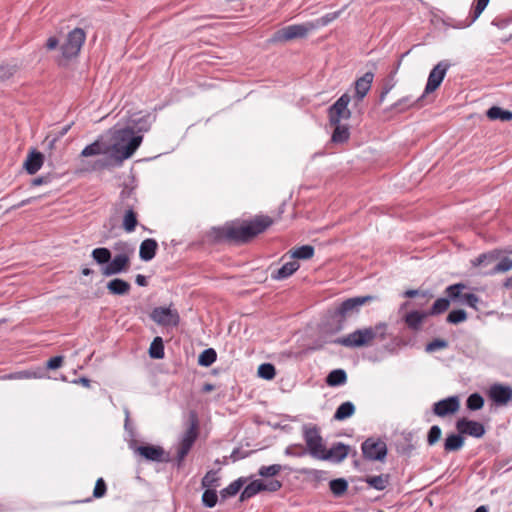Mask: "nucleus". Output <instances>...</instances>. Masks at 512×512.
Wrapping results in <instances>:
<instances>
[{"label":"nucleus","mask_w":512,"mask_h":512,"mask_svg":"<svg viewBox=\"0 0 512 512\" xmlns=\"http://www.w3.org/2000/svg\"><path fill=\"white\" fill-rule=\"evenodd\" d=\"M114 143L110 146L101 140H96L87 145L81 152L82 157H90L100 154L111 153L112 157L121 163L125 159L130 158L143 141L141 135H135L134 129L127 127L116 130L113 133Z\"/></svg>","instance_id":"nucleus-1"},{"label":"nucleus","mask_w":512,"mask_h":512,"mask_svg":"<svg viewBox=\"0 0 512 512\" xmlns=\"http://www.w3.org/2000/svg\"><path fill=\"white\" fill-rule=\"evenodd\" d=\"M272 224V218L261 215L251 221L225 227L223 229V235L226 239L236 243H246L258 234L264 232Z\"/></svg>","instance_id":"nucleus-2"},{"label":"nucleus","mask_w":512,"mask_h":512,"mask_svg":"<svg viewBox=\"0 0 512 512\" xmlns=\"http://www.w3.org/2000/svg\"><path fill=\"white\" fill-rule=\"evenodd\" d=\"M386 333L387 324L378 323L375 326L357 329L354 332L337 339L335 342L349 348L371 346L374 340H385Z\"/></svg>","instance_id":"nucleus-3"},{"label":"nucleus","mask_w":512,"mask_h":512,"mask_svg":"<svg viewBox=\"0 0 512 512\" xmlns=\"http://www.w3.org/2000/svg\"><path fill=\"white\" fill-rule=\"evenodd\" d=\"M198 437V420L195 415H191L189 425L183 435L180 438L178 450H177V461L178 465H180L189 451L191 450L193 444L195 443Z\"/></svg>","instance_id":"nucleus-4"},{"label":"nucleus","mask_w":512,"mask_h":512,"mask_svg":"<svg viewBox=\"0 0 512 512\" xmlns=\"http://www.w3.org/2000/svg\"><path fill=\"white\" fill-rule=\"evenodd\" d=\"M86 39V34L83 29L75 28L70 31L61 45V53L63 58L70 59L76 57Z\"/></svg>","instance_id":"nucleus-5"},{"label":"nucleus","mask_w":512,"mask_h":512,"mask_svg":"<svg viewBox=\"0 0 512 512\" xmlns=\"http://www.w3.org/2000/svg\"><path fill=\"white\" fill-rule=\"evenodd\" d=\"M311 31H313V26L310 21L302 24L289 25L275 32L273 41L287 42L294 39L305 38Z\"/></svg>","instance_id":"nucleus-6"},{"label":"nucleus","mask_w":512,"mask_h":512,"mask_svg":"<svg viewBox=\"0 0 512 512\" xmlns=\"http://www.w3.org/2000/svg\"><path fill=\"white\" fill-rule=\"evenodd\" d=\"M373 296H357L344 300L335 309L334 315L340 318H346L354 313H357L363 305L371 302Z\"/></svg>","instance_id":"nucleus-7"},{"label":"nucleus","mask_w":512,"mask_h":512,"mask_svg":"<svg viewBox=\"0 0 512 512\" xmlns=\"http://www.w3.org/2000/svg\"><path fill=\"white\" fill-rule=\"evenodd\" d=\"M449 68L450 63L446 60L440 61L433 67L429 73L425 90L418 100H421L426 94L432 93L439 88Z\"/></svg>","instance_id":"nucleus-8"},{"label":"nucleus","mask_w":512,"mask_h":512,"mask_svg":"<svg viewBox=\"0 0 512 512\" xmlns=\"http://www.w3.org/2000/svg\"><path fill=\"white\" fill-rule=\"evenodd\" d=\"M351 97L344 93L332 106L328 109V118L330 124H338L341 120H347L351 117V111L348 105Z\"/></svg>","instance_id":"nucleus-9"},{"label":"nucleus","mask_w":512,"mask_h":512,"mask_svg":"<svg viewBox=\"0 0 512 512\" xmlns=\"http://www.w3.org/2000/svg\"><path fill=\"white\" fill-rule=\"evenodd\" d=\"M151 319L161 326L175 327L180 322L178 311L171 307H156L150 314Z\"/></svg>","instance_id":"nucleus-10"},{"label":"nucleus","mask_w":512,"mask_h":512,"mask_svg":"<svg viewBox=\"0 0 512 512\" xmlns=\"http://www.w3.org/2000/svg\"><path fill=\"white\" fill-rule=\"evenodd\" d=\"M304 440L306 442L307 449L311 456L320 459L322 453L325 451L323 439L319 433L318 428L311 427L304 429Z\"/></svg>","instance_id":"nucleus-11"},{"label":"nucleus","mask_w":512,"mask_h":512,"mask_svg":"<svg viewBox=\"0 0 512 512\" xmlns=\"http://www.w3.org/2000/svg\"><path fill=\"white\" fill-rule=\"evenodd\" d=\"M361 448L364 457L368 460L382 461L387 455V446L386 443L382 440H374L373 438H368L362 443Z\"/></svg>","instance_id":"nucleus-12"},{"label":"nucleus","mask_w":512,"mask_h":512,"mask_svg":"<svg viewBox=\"0 0 512 512\" xmlns=\"http://www.w3.org/2000/svg\"><path fill=\"white\" fill-rule=\"evenodd\" d=\"M130 258L131 256H127V254H116L114 258L102 268V274L112 276L126 272L130 266Z\"/></svg>","instance_id":"nucleus-13"},{"label":"nucleus","mask_w":512,"mask_h":512,"mask_svg":"<svg viewBox=\"0 0 512 512\" xmlns=\"http://www.w3.org/2000/svg\"><path fill=\"white\" fill-rule=\"evenodd\" d=\"M460 402L457 396H450L436 402L433 406V412L439 417H445L454 414L459 410Z\"/></svg>","instance_id":"nucleus-14"},{"label":"nucleus","mask_w":512,"mask_h":512,"mask_svg":"<svg viewBox=\"0 0 512 512\" xmlns=\"http://www.w3.org/2000/svg\"><path fill=\"white\" fill-rule=\"evenodd\" d=\"M456 428L460 434H467L475 438H481L485 434V428L482 423L466 418L459 419L456 423Z\"/></svg>","instance_id":"nucleus-15"},{"label":"nucleus","mask_w":512,"mask_h":512,"mask_svg":"<svg viewBox=\"0 0 512 512\" xmlns=\"http://www.w3.org/2000/svg\"><path fill=\"white\" fill-rule=\"evenodd\" d=\"M349 453V446L343 443H337L333 445L329 450H325L320 459L321 460H331L336 463L342 462Z\"/></svg>","instance_id":"nucleus-16"},{"label":"nucleus","mask_w":512,"mask_h":512,"mask_svg":"<svg viewBox=\"0 0 512 512\" xmlns=\"http://www.w3.org/2000/svg\"><path fill=\"white\" fill-rule=\"evenodd\" d=\"M490 397L496 404L504 405L512 399V388L494 384L490 388Z\"/></svg>","instance_id":"nucleus-17"},{"label":"nucleus","mask_w":512,"mask_h":512,"mask_svg":"<svg viewBox=\"0 0 512 512\" xmlns=\"http://www.w3.org/2000/svg\"><path fill=\"white\" fill-rule=\"evenodd\" d=\"M136 452L149 461L162 462L164 460V450L160 446L143 445L136 448Z\"/></svg>","instance_id":"nucleus-18"},{"label":"nucleus","mask_w":512,"mask_h":512,"mask_svg":"<svg viewBox=\"0 0 512 512\" xmlns=\"http://www.w3.org/2000/svg\"><path fill=\"white\" fill-rule=\"evenodd\" d=\"M374 74L372 72H366L362 77L358 78L355 82V97L358 101H362L363 98L369 92Z\"/></svg>","instance_id":"nucleus-19"},{"label":"nucleus","mask_w":512,"mask_h":512,"mask_svg":"<svg viewBox=\"0 0 512 512\" xmlns=\"http://www.w3.org/2000/svg\"><path fill=\"white\" fill-rule=\"evenodd\" d=\"M44 156L42 153L37 151H32L27 156L24 162V168L28 174L33 175L40 170L43 165Z\"/></svg>","instance_id":"nucleus-20"},{"label":"nucleus","mask_w":512,"mask_h":512,"mask_svg":"<svg viewBox=\"0 0 512 512\" xmlns=\"http://www.w3.org/2000/svg\"><path fill=\"white\" fill-rule=\"evenodd\" d=\"M158 248V244L156 240L152 238L145 239L139 249V256L143 261H150L152 260L155 255Z\"/></svg>","instance_id":"nucleus-21"},{"label":"nucleus","mask_w":512,"mask_h":512,"mask_svg":"<svg viewBox=\"0 0 512 512\" xmlns=\"http://www.w3.org/2000/svg\"><path fill=\"white\" fill-rule=\"evenodd\" d=\"M299 269V263L295 260L285 263L281 268L271 274L274 280H283L291 276Z\"/></svg>","instance_id":"nucleus-22"},{"label":"nucleus","mask_w":512,"mask_h":512,"mask_svg":"<svg viewBox=\"0 0 512 512\" xmlns=\"http://www.w3.org/2000/svg\"><path fill=\"white\" fill-rule=\"evenodd\" d=\"M502 251L499 249H494L492 251L482 253L478 257L471 260V264L474 267H479L482 265H488L500 258Z\"/></svg>","instance_id":"nucleus-23"},{"label":"nucleus","mask_w":512,"mask_h":512,"mask_svg":"<svg viewBox=\"0 0 512 512\" xmlns=\"http://www.w3.org/2000/svg\"><path fill=\"white\" fill-rule=\"evenodd\" d=\"M131 285L127 281L115 278L107 283L108 291L113 295H125L130 291Z\"/></svg>","instance_id":"nucleus-24"},{"label":"nucleus","mask_w":512,"mask_h":512,"mask_svg":"<svg viewBox=\"0 0 512 512\" xmlns=\"http://www.w3.org/2000/svg\"><path fill=\"white\" fill-rule=\"evenodd\" d=\"M428 316L427 313L412 311L406 314L405 323L412 330H419L423 320Z\"/></svg>","instance_id":"nucleus-25"},{"label":"nucleus","mask_w":512,"mask_h":512,"mask_svg":"<svg viewBox=\"0 0 512 512\" xmlns=\"http://www.w3.org/2000/svg\"><path fill=\"white\" fill-rule=\"evenodd\" d=\"M490 0H476V4L472 8V11L470 12L468 20L465 21L463 25H461V28L469 27L472 23H474L479 16L482 14V12L487 7Z\"/></svg>","instance_id":"nucleus-26"},{"label":"nucleus","mask_w":512,"mask_h":512,"mask_svg":"<svg viewBox=\"0 0 512 512\" xmlns=\"http://www.w3.org/2000/svg\"><path fill=\"white\" fill-rule=\"evenodd\" d=\"M464 445V438L460 434H450L444 442V450L446 452H454L460 450Z\"/></svg>","instance_id":"nucleus-27"},{"label":"nucleus","mask_w":512,"mask_h":512,"mask_svg":"<svg viewBox=\"0 0 512 512\" xmlns=\"http://www.w3.org/2000/svg\"><path fill=\"white\" fill-rule=\"evenodd\" d=\"M263 481L262 480H254L250 482L242 491L240 495V500L245 501L253 496H255L257 493L263 491Z\"/></svg>","instance_id":"nucleus-28"},{"label":"nucleus","mask_w":512,"mask_h":512,"mask_svg":"<svg viewBox=\"0 0 512 512\" xmlns=\"http://www.w3.org/2000/svg\"><path fill=\"white\" fill-rule=\"evenodd\" d=\"M346 381L347 375L343 369L332 370L326 378V383L332 387L344 385Z\"/></svg>","instance_id":"nucleus-29"},{"label":"nucleus","mask_w":512,"mask_h":512,"mask_svg":"<svg viewBox=\"0 0 512 512\" xmlns=\"http://www.w3.org/2000/svg\"><path fill=\"white\" fill-rule=\"evenodd\" d=\"M487 117L491 120L511 121L512 111L504 110L498 106H493L487 110Z\"/></svg>","instance_id":"nucleus-30"},{"label":"nucleus","mask_w":512,"mask_h":512,"mask_svg":"<svg viewBox=\"0 0 512 512\" xmlns=\"http://www.w3.org/2000/svg\"><path fill=\"white\" fill-rule=\"evenodd\" d=\"M355 413V406L352 402H343L336 410L334 419L338 421L345 420Z\"/></svg>","instance_id":"nucleus-31"},{"label":"nucleus","mask_w":512,"mask_h":512,"mask_svg":"<svg viewBox=\"0 0 512 512\" xmlns=\"http://www.w3.org/2000/svg\"><path fill=\"white\" fill-rule=\"evenodd\" d=\"M137 224H138L137 214L133 210V208L130 207L126 210L124 217H123V223H122L123 229L126 232L131 233L135 230Z\"/></svg>","instance_id":"nucleus-32"},{"label":"nucleus","mask_w":512,"mask_h":512,"mask_svg":"<svg viewBox=\"0 0 512 512\" xmlns=\"http://www.w3.org/2000/svg\"><path fill=\"white\" fill-rule=\"evenodd\" d=\"M331 125L334 126V131L331 137L332 142L344 143L349 139L350 133L347 126L341 125L340 123Z\"/></svg>","instance_id":"nucleus-33"},{"label":"nucleus","mask_w":512,"mask_h":512,"mask_svg":"<svg viewBox=\"0 0 512 512\" xmlns=\"http://www.w3.org/2000/svg\"><path fill=\"white\" fill-rule=\"evenodd\" d=\"M245 481L242 478H239L232 483H230L226 488L222 489L220 491V496L223 500L235 496L242 486L244 485Z\"/></svg>","instance_id":"nucleus-34"},{"label":"nucleus","mask_w":512,"mask_h":512,"mask_svg":"<svg viewBox=\"0 0 512 512\" xmlns=\"http://www.w3.org/2000/svg\"><path fill=\"white\" fill-rule=\"evenodd\" d=\"M291 258L307 260L313 257L314 247L311 245H303L290 251Z\"/></svg>","instance_id":"nucleus-35"},{"label":"nucleus","mask_w":512,"mask_h":512,"mask_svg":"<svg viewBox=\"0 0 512 512\" xmlns=\"http://www.w3.org/2000/svg\"><path fill=\"white\" fill-rule=\"evenodd\" d=\"M343 10L344 9H341V10L335 11V12H331V13H327L324 16L316 19L315 21H311L313 30H315L319 27L327 26L328 24H330L331 22L336 20L342 14Z\"/></svg>","instance_id":"nucleus-36"},{"label":"nucleus","mask_w":512,"mask_h":512,"mask_svg":"<svg viewBox=\"0 0 512 512\" xmlns=\"http://www.w3.org/2000/svg\"><path fill=\"white\" fill-rule=\"evenodd\" d=\"M149 355L153 359H162L164 357V344L161 337H155L149 348Z\"/></svg>","instance_id":"nucleus-37"},{"label":"nucleus","mask_w":512,"mask_h":512,"mask_svg":"<svg viewBox=\"0 0 512 512\" xmlns=\"http://www.w3.org/2000/svg\"><path fill=\"white\" fill-rule=\"evenodd\" d=\"M92 258L98 264H108L111 260V252L108 248H95L91 253Z\"/></svg>","instance_id":"nucleus-38"},{"label":"nucleus","mask_w":512,"mask_h":512,"mask_svg":"<svg viewBox=\"0 0 512 512\" xmlns=\"http://www.w3.org/2000/svg\"><path fill=\"white\" fill-rule=\"evenodd\" d=\"M219 480L220 479L217 476V471L210 470L202 478L201 484L202 487L206 489H212L219 486Z\"/></svg>","instance_id":"nucleus-39"},{"label":"nucleus","mask_w":512,"mask_h":512,"mask_svg":"<svg viewBox=\"0 0 512 512\" xmlns=\"http://www.w3.org/2000/svg\"><path fill=\"white\" fill-rule=\"evenodd\" d=\"M217 354L214 349L208 348L204 350L198 359V363L201 366L208 367L216 361Z\"/></svg>","instance_id":"nucleus-40"},{"label":"nucleus","mask_w":512,"mask_h":512,"mask_svg":"<svg viewBox=\"0 0 512 512\" xmlns=\"http://www.w3.org/2000/svg\"><path fill=\"white\" fill-rule=\"evenodd\" d=\"M366 482L370 487H373L376 490H384L388 484V477L384 475L372 476L368 477Z\"/></svg>","instance_id":"nucleus-41"},{"label":"nucleus","mask_w":512,"mask_h":512,"mask_svg":"<svg viewBox=\"0 0 512 512\" xmlns=\"http://www.w3.org/2000/svg\"><path fill=\"white\" fill-rule=\"evenodd\" d=\"M450 305V301L448 298H439L432 305L430 311L427 313L428 315H439L445 312Z\"/></svg>","instance_id":"nucleus-42"},{"label":"nucleus","mask_w":512,"mask_h":512,"mask_svg":"<svg viewBox=\"0 0 512 512\" xmlns=\"http://www.w3.org/2000/svg\"><path fill=\"white\" fill-rule=\"evenodd\" d=\"M282 469H286L285 466H282L280 464H273L269 466H261L258 474L261 477H273L280 473Z\"/></svg>","instance_id":"nucleus-43"},{"label":"nucleus","mask_w":512,"mask_h":512,"mask_svg":"<svg viewBox=\"0 0 512 512\" xmlns=\"http://www.w3.org/2000/svg\"><path fill=\"white\" fill-rule=\"evenodd\" d=\"M275 375V367L270 363H263L258 367V376L265 380H272Z\"/></svg>","instance_id":"nucleus-44"},{"label":"nucleus","mask_w":512,"mask_h":512,"mask_svg":"<svg viewBox=\"0 0 512 512\" xmlns=\"http://www.w3.org/2000/svg\"><path fill=\"white\" fill-rule=\"evenodd\" d=\"M511 269H512V259H510L509 257H504L487 274L494 275V274H497V273H505V272L510 271Z\"/></svg>","instance_id":"nucleus-45"},{"label":"nucleus","mask_w":512,"mask_h":512,"mask_svg":"<svg viewBox=\"0 0 512 512\" xmlns=\"http://www.w3.org/2000/svg\"><path fill=\"white\" fill-rule=\"evenodd\" d=\"M467 408L476 411L483 407L484 405V399L483 397L478 393L471 394L467 401H466Z\"/></svg>","instance_id":"nucleus-46"},{"label":"nucleus","mask_w":512,"mask_h":512,"mask_svg":"<svg viewBox=\"0 0 512 512\" xmlns=\"http://www.w3.org/2000/svg\"><path fill=\"white\" fill-rule=\"evenodd\" d=\"M329 486L333 494L337 496L343 494L348 488L346 480L342 478L331 480Z\"/></svg>","instance_id":"nucleus-47"},{"label":"nucleus","mask_w":512,"mask_h":512,"mask_svg":"<svg viewBox=\"0 0 512 512\" xmlns=\"http://www.w3.org/2000/svg\"><path fill=\"white\" fill-rule=\"evenodd\" d=\"M218 500L217 493L214 489H206L202 495V502L204 506L212 508L216 505Z\"/></svg>","instance_id":"nucleus-48"},{"label":"nucleus","mask_w":512,"mask_h":512,"mask_svg":"<svg viewBox=\"0 0 512 512\" xmlns=\"http://www.w3.org/2000/svg\"><path fill=\"white\" fill-rule=\"evenodd\" d=\"M465 288V285L462 283H457L454 285H450L446 288V294L447 296L452 300H461L462 293L461 291Z\"/></svg>","instance_id":"nucleus-49"},{"label":"nucleus","mask_w":512,"mask_h":512,"mask_svg":"<svg viewBox=\"0 0 512 512\" xmlns=\"http://www.w3.org/2000/svg\"><path fill=\"white\" fill-rule=\"evenodd\" d=\"M467 319V313L463 309L451 311L447 316V322L451 324H458Z\"/></svg>","instance_id":"nucleus-50"},{"label":"nucleus","mask_w":512,"mask_h":512,"mask_svg":"<svg viewBox=\"0 0 512 512\" xmlns=\"http://www.w3.org/2000/svg\"><path fill=\"white\" fill-rule=\"evenodd\" d=\"M307 453L306 448L300 444L290 445L285 449V455L294 457H303Z\"/></svg>","instance_id":"nucleus-51"},{"label":"nucleus","mask_w":512,"mask_h":512,"mask_svg":"<svg viewBox=\"0 0 512 512\" xmlns=\"http://www.w3.org/2000/svg\"><path fill=\"white\" fill-rule=\"evenodd\" d=\"M113 249L118 252V254H127V256H132L134 253L133 247L124 241L116 242L113 246Z\"/></svg>","instance_id":"nucleus-52"},{"label":"nucleus","mask_w":512,"mask_h":512,"mask_svg":"<svg viewBox=\"0 0 512 512\" xmlns=\"http://www.w3.org/2000/svg\"><path fill=\"white\" fill-rule=\"evenodd\" d=\"M441 434H442V431L438 425L432 426L430 428V430L428 432V436H427L428 444L432 446L435 443H437L439 441V439L441 438Z\"/></svg>","instance_id":"nucleus-53"},{"label":"nucleus","mask_w":512,"mask_h":512,"mask_svg":"<svg viewBox=\"0 0 512 512\" xmlns=\"http://www.w3.org/2000/svg\"><path fill=\"white\" fill-rule=\"evenodd\" d=\"M460 303L466 304L475 310L478 309L477 304L479 303V297L473 293H465L462 295Z\"/></svg>","instance_id":"nucleus-54"},{"label":"nucleus","mask_w":512,"mask_h":512,"mask_svg":"<svg viewBox=\"0 0 512 512\" xmlns=\"http://www.w3.org/2000/svg\"><path fill=\"white\" fill-rule=\"evenodd\" d=\"M448 346V342L444 339H434L426 345L427 352H435L440 349H444Z\"/></svg>","instance_id":"nucleus-55"},{"label":"nucleus","mask_w":512,"mask_h":512,"mask_svg":"<svg viewBox=\"0 0 512 512\" xmlns=\"http://www.w3.org/2000/svg\"><path fill=\"white\" fill-rule=\"evenodd\" d=\"M105 493H106L105 481L102 478H99L96 481V484H95V487H94V491H93V495L96 498H101V497H103L105 495Z\"/></svg>","instance_id":"nucleus-56"},{"label":"nucleus","mask_w":512,"mask_h":512,"mask_svg":"<svg viewBox=\"0 0 512 512\" xmlns=\"http://www.w3.org/2000/svg\"><path fill=\"white\" fill-rule=\"evenodd\" d=\"M263 491L276 492L282 487V483L279 480L273 479L267 483L263 481Z\"/></svg>","instance_id":"nucleus-57"},{"label":"nucleus","mask_w":512,"mask_h":512,"mask_svg":"<svg viewBox=\"0 0 512 512\" xmlns=\"http://www.w3.org/2000/svg\"><path fill=\"white\" fill-rule=\"evenodd\" d=\"M63 359L64 358L62 356L52 357L47 361L46 367L50 370L58 369L62 366Z\"/></svg>","instance_id":"nucleus-58"},{"label":"nucleus","mask_w":512,"mask_h":512,"mask_svg":"<svg viewBox=\"0 0 512 512\" xmlns=\"http://www.w3.org/2000/svg\"><path fill=\"white\" fill-rule=\"evenodd\" d=\"M420 100L413 101L411 97H404L400 99L398 102L394 104L395 108L404 109L412 106L414 103L419 102Z\"/></svg>","instance_id":"nucleus-59"},{"label":"nucleus","mask_w":512,"mask_h":512,"mask_svg":"<svg viewBox=\"0 0 512 512\" xmlns=\"http://www.w3.org/2000/svg\"><path fill=\"white\" fill-rule=\"evenodd\" d=\"M36 374L29 371H22L15 374L9 375L10 379H24V378H36Z\"/></svg>","instance_id":"nucleus-60"},{"label":"nucleus","mask_w":512,"mask_h":512,"mask_svg":"<svg viewBox=\"0 0 512 512\" xmlns=\"http://www.w3.org/2000/svg\"><path fill=\"white\" fill-rule=\"evenodd\" d=\"M59 44V41L56 37H50L48 38L47 42H46V48L48 50H54L57 48Z\"/></svg>","instance_id":"nucleus-61"},{"label":"nucleus","mask_w":512,"mask_h":512,"mask_svg":"<svg viewBox=\"0 0 512 512\" xmlns=\"http://www.w3.org/2000/svg\"><path fill=\"white\" fill-rule=\"evenodd\" d=\"M135 282L139 286H146L147 285L146 277L144 275H141V274H138L136 276Z\"/></svg>","instance_id":"nucleus-62"},{"label":"nucleus","mask_w":512,"mask_h":512,"mask_svg":"<svg viewBox=\"0 0 512 512\" xmlns=\"http://www.w3.org/2000/svg\"><path fill=\"white\" fill-rule=\"evenodd\" d=\"M44 183H47V178L46 177H37V178L33 179V181H32V185L33 186H39V185H42Z\"/></svg>","instance_id":"nucleus-63"},{"label":"nucleus","mask_w":512,"mask_h":512,"mask_svg":"<svg viewBox=\"0 0 512 512\" xmlns=\"http://www.w3.org/2000/svg\"><path fill=\"white\" fill-rule=\"evenodd\" d=\"M503 287L507 288V289H512V276L507 278L504 283H503Z\"/></svg>","instance_id":"nucleus-64"}]
</instances>
